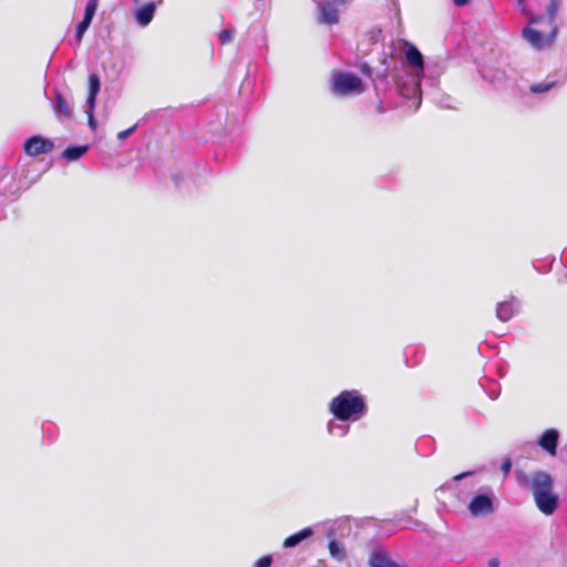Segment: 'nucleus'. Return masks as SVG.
<instances>
[{"instance_id":"f257e3e1","label":"nucleus","mask_w":567,"mask_h":567,"mask_svg":"<svg viewBox=\"0 0 567 567\" xmlns=\"http://www.w3.org/2000/svg\"><path fill=\"white\" fill-rule=\"evenodd\" d=\"M328 410L338 420L357 422L367 415L368 404L358 390H344L330 401Z\"/></svg>"},{"instance_id":"f03ea898","label":"nucleus","mask_w":567,"mask_h":567,"mask_svg":"<svg viewBox=\"0 0 567 567\" xmlns=\"http://www.w3.org/2000/svg\"><path fill=\"white\" fill-rule=\"evenodd\" d=\"M529 489L533 494L536 507L544 515H553L559 505V497L554 492V478L544 471L532 473Z\"/></svg>"},{"instance_id":"7ed1b4c3","label":"nucleus","mask_w":567,"mask_h":567,"mask_svg":"<svg viewBox=\"0 0 567 567\" xmlns=\"http://www.w3.org/2000/svg\"><path fill=\"white\" fill-rule=\"evenodd\" d=\"M330 92L337 97L355 96L364 92V84L355 74L338 71L331 76Z\"/></svg>"},{"instance_id":"20e7f679","label":"nucleus","mask_w":567,"mask_h":567,"mask_svg":"<svg viewBox=\"0 0 567 567\" xmlns=\"http://www.w3.org/2000/svg\"><path fill=\"white\" fill-rule=\"evenodd\" d=\"M398 93L405 100L412 102L413 109L417 110L422 102L421 80L417 75H406L396 82Z\"/></svg>"},{"instance_id":"39448f33","label":"nucleus","mask_w":567,"mask_h":567,"mask_svg":"<svg viewBox=\"0 0 567 567\" xmlns=\"http://www.w3.org/2000/svg\"><path fill=\"white\" fill-rule=\"evenodd\" d=\"M20 187L8 166H0V204L14 200Z\"/></svg>"},{"instance_id":"423d86ee","label":"nucleus","mask_w":567,"mask_h":567,"mask_svg":"<svg viewBox=\"0 0 567 567\" xmlns=\"http://www.w3.org/2000/svg\"><path fill=\"white\" fill-rule=\"evenodd\" d=\"M493 501L494 495L491 491L475 495L468 504L471 515L480 517L492 514L494 512Z\"/></svg>"},{"instance_id":"0eeeda50","label":"nucleus","mask_w":567,"mask_h":567,"mask_svg":"<svg viewBox=\"0 0 567 567\" xmlns=\"http://www.w3.org/2000/svg\"><path fill=\"white\" fill-rule=\"evenodd\" d=\"M558 33V27L554 25L548 35H544L540 31L533 28L526 27L522 31L523 38L532 44L535 49H543L546 45L551 44Z\"/></svg>"},{"instance_id":"6e6552de","label":"nucleus","mask_w":567,"mask_h":567,"mask_svg":"<svg viewBox=\"0 0 567 567\" xmlns=\"http://www.w3.org/2000/svg\"><path fill=\"white\" fill-rule=\"evenodd\" d=\"M520 299L511 296L508 299L496 303V318L502 322H508L520 312Z\"/></svg>"},{"instance_id":"1a4fd4ad","label":"nucleus","mask_w":567,"mask_h":567,"mask_svg":"<svg viewBox=\"0 0 567 567\" xmlns=\"http://www.w3.org/2000/svg\"><path fill=\"white\" fill-rule=\"evenodd\" d=\"M53 147L54 144L51 140L39 135L31 136L23 143V150L30 156H38L41 154L50 153Z\"/></svg>"},{"instance_id":"9d476101","label":"nucleus","mask_w":567,"mask_h":567,"mask_svg":"<svg viewBox=\"0 0 567 567\" xmlns=\"http://www.w3.org/2000/svg\"><path fill=\"white\" fill-rule=\"evenodd\" d=\"M52 110L60 121L71 120L73 116V106L59 90L54 91L51 102Z\"/></svg>"},{"instance_id":"9b49d317","label":"nucleus","mask_w":567,"mask_h":567,"mask_svg":"<svg viewBox=\"0 0 567 567\" xmlns=\"http://www.w3.org/2000/svg\"><path fill=\"white\" fill-rule=\"evenodd\" d=\"M318 22L321 24L332 25L339 22V11L333 1L324 0L317 4Z\"/></svg>"},{"instance_id":"f8f14e48","label":"nucleus","mask_w":567,"mask_h":567,"mask_svg":"<svg viewBox=\"0 0 567 567\" xmlns=\"http://www.w3.org/2000/svg\"><path fill=\"white\" fill-rule=\"evenodd\" d=\"M558 441H559L558 430L547 429L546 431L543 432V434L538 439V444L549 455L555 456L557 454Z\"/></svg>"},{"instance_id":"ddd939ff","label":"nucleus","mask_w":567,"mask_h":567,"mask_svg":"<svg viewBox=\"0 0 567 567\" xmlns=\"http://www.w3.org/2000/svg\"><path fill=\"white\" fill-rule=\"evenodd\" d=\"M155 11L156 4L154 2L144 3L135 10L134 19L140 27L145 28L152 22Z\"/></svg>"},{"instance_id":"4468645a","label":"nucleus","mask_w":567,"mask_h":567,"mask_svg":"<svg viewBox=\"0 0 567 567\" xmlns=\"http://www.w3.org/2000/svg\"><path fill=\"white\" fill-rule=\"evenodd\" d=\"M350 422L351 421H341L333 416L327 423V432L334 437H344L350 432Z\"/></svg>"},{"instance_id":"2eb2a0df","label":"nucleus","mask_w":567,"mask_h":567,"mask_svg":"<svg viewBox=\"0 0 567 567\" xmlns=\"http://www.w3.org/2000/svg\"><path fill=\"white\" fill-rule=\"evenodd\" d=\"M405 58L408 63L417 71H423L424 61L423 55L419 49L411 43H406Z\"/></svg>"},{"instance_id":"dca6fc26","label":"nucleus","mask_w":567,"mask_h":567,"mask_svg":"<svg viewBox=\"0 0 567 567\" xmlns=\"http://www.w3.org/2000/svg\"><path fill=\"white\" fill-rule=\"evenodd\" d=\"M312 534H313L312 528L306 527V528L288 536L284 540V547L285 548H293V547L298 546L300 543H302L303 540L308 539L310 536H312Z\"/></svg>"},{"instance_id":"f3484780","label":"nucleus","mask_w":567,"mask_h":567,"mask_svg":"<svg viewBox=\"0 0 567 567\" xmlns=\"http://www.w3.org/2000/svg\"><path fill=\"white\" fill-rule=\"evenodd\" d=\"M482 78L493 85H501L505 82L506 74L503 70L484 68L481 70Z\"/></svg>"},{"instance_id":"a211bd4d","label":"nucleus","mask_w":567,"mask_h":567,"mask_svg":"<svg viewBox=\"0 0 567 567\" xmlns=\"http://www.w3.org/2000/svg\"><path fill=\"white\" fill-rule=\"evenodd\" d=\"M87 151L89 145H71L63 151L62 157L68 162H73L85 155Z\"/></svg>"},{"instance_id":"6ab92c4d","label":"nucleus","mask_w":567,"mask_h":567,"mask_svg":"<svg viewBox=\"0 0 567 567\" xmlns=\"http://www.w3.org/2000/svg\"><path fill=\"white\" fill-rule=\"evenodd\" d=\"M558 85V81L556 80H546L538 83H533L529 86V91L534 94H542L550 91L551 89Z\"/></svg>"},{"instance_id":"aec40b11","label":"nucleus","mask_w":567,"mask_h":567,"mask_svg":"<svg viewBox=\"0 0 567 567\" xmlns=\"http://www.w3.org/2000/svg\"><path fill=\"white\" fill-rule=\"evenodd\" d=\"M561 6V0H549V3L546 7V17L548 20V23L554 28L556 25V18L558 10Z\"/></svg>"},{"instance_id":"412c9836","label":"nucleus","mask_w":567,"mask_h":567,"mask_svg":"<svg viewBox=\"0 0 567 567\" xmlns=\"http://www.w3.org/2000/svg\"><path fill=\"white\" fill-rule=\"evenodd\" d=\"M328 548H329V553H330V556L338 560V561H342L344 558H346V551H344V548L343 546H341L339 544L338 540H336L334 538H332L329 544H328Z\"/></svg>"},{"instance_id":"4be33fe9","label":"nucleus","mask_w":567,"mask_h":567,"mask_svg":"<svg viewBox=\"0 0 567 567\" xmlns=\"http://www.w3.org/2000/svg\"><path fill=\"white\" fill-rule=\"evenodd\" d=\"M491 380L488 378H485L484 381H481V386L484 389V391L486 392V394L492 399V400H495L499 396V393H501V389H499V385L497 383H493L491 389H487V382H489Z\"/></svg>"},{"instance_id":"5701e85b","label":"nucleus","mask_w":567,"mask_h":567,"mask_svg":"<svg viewBox=\"0 0 567 567\" xmlns=\"http://www.w3.org/2000/svg\"><path fill=\"white\" fill-rule=\"evenodd\" d=\"M92 22H89L87 20H81L78 24H76V29H75V41H76V44L79 45L81 42H82V39H83V35L84 33L86 32V30L89 29V27L91 25Z\"/></svg>"},{"instance_id":"b1692460","label":"nucleus","mask_w":567,"mask_h":567,"mask_svg":"<svg viewBox=\"0 0 567 567\" xmlns=\"http://www.w3.org/2000/svg\"><path fill=\"white\" fill-rule=\"evenodd\" d=\"M97 9V0H89L85 7L83 20L92 22Z\"/></svg>"},{"instance_id":"393cba45","label":"nucleus","mask_w":567,"mask_h":567,"mask_svg":"<svg viewBox=\"0 0 567 567\" xmlns=\"http://www.w3.org/2000/svg\"><path fill=\"white\" fill-rule=\"evenodd\" d=\"M101 89L100 76L96 73L89 75V93L99 94Z\"/></svg>"},{"instance_id":"a878e982","label":"nucleus","mask_w":567,"mask_h":567,"mask_svg":"<svg viewBox=\"0 0 567 567\" xmlns=\"http://www.w3.org/2000/svg\"><path fill=\"white\" fill-rule=\"evenodd\" d=\"M235 35L234 29H224L218 34V40L221 44H226L233 41Z\"/></svg>"},{"instance_id":"bb28decb","label":"nucleus","mask_w":567,"mask_h":567,"mask_svg":"<svg viewBox=\"0 0 567 567\" xmlns=\"http://www.w3.org/2000/svg\"><path fill=\"white\" fill-rule=\"evenodd\" d=\"M272 557L270 555H266L260 557L256 563L255 567H271Z\"/></svg>"},{"instance_id":"cd10ccee","label":"nucleus","mask_w":567,"mask_h":567,"mask_svg":"<svg viewBox=\"0 0 567 567\" xmlns=\"http://www.w3.org/2000/svg\"><path fill=\"white\" fill-rule=\"evenodd\" d=\"M96 96H97V94H92V93L87 94V97H86L87 111L86 112H94Z\"/></svg>"},{"instance_id":"c85d7f7f","label":"nucleus","mask_w":567,"mask_h":567,"mask_svg":"<svg viewBox=\"0 0 567 567\" xmlns=\"http://www.w3.org/2000/svg\"><path fill=\"white\" fill-rule=\"evenodd\" d=\"M432 440L431 439H427V437H424V439H421L416 442L415 444V449L423 455L426 454L425 451H423V446L426 445V444H432Z\"/></svg>"},{"instance_id":"c756f323","label":"nucleus","mask_w":567,"mask_h":567,"mask_svg":"<svg viewBox=\"0 0 567 567\" xmlns=\"http://www.w3.org/2000/svg\"><path fill=\"white\" fill-rule=\"evenodd\" d=\"M136 130V125H133L131 126L130 128L127 130H124V131H121L118 134H117V138L120 141H124L126 140L127 137H130Z\"/></svg>"},{"instance_id":"7c9ffc66","label":"nucleus","mask_w":567,"mask_h":567,"mask_svg":"<svg viewBox=\"0 0 567 567\" xmlns=\"http://www.w3.org/2000/svg\"><path fill=\"white\" fill-rule=\"evenodd\" d=\"M501 470L504 473V475H507L512 470V461L511 458H505L501 465Z\"/></svg>"},{"instance_id":"2f4dec72","label":"nucleus","mask_w":567,"mask_h":567,"mask_svg":"<svg viewBox=\"0 0 567 567\" xmlns=\"http://www.w3.org/2000/svg\"><path fill=\"white\" fill-rule=\"evenodd\" d=\"M360 71L362 74L371 78L372 76V68L368 63H362L360 65Z\"/></svg>"},{"instance_id":"473e14b6","label":"nucleus","mask_w":567,"mask_h":567,"mask_svg":"<svg viewBox=\"0 0 567 567\" xmlns=\"http://www.w3.org/2000/svg\"><path fill=\"white\" fill-rule=\"evenodd\" d=\"M87 114V122L92 130L96 128V121L94 118V112H86Z\"/></svg>"},{"instance_id":"72a5a7b5","label":"nucleus","mask_w":567,"mask_h":567,"mask_svg":"<svg viewBox=\"0 0 567 567\" xmlns=\"http://www.w3.org/2000/svg\"><path fill=\"white\" fill-rule=\"evenodd\" d=\"M470 2H471V0H452V3L457 8L465 7V6L470 4Z\"/></svg>"},{"instance_id":"f704fd0d","label":"nucleus","mask_w":567,"mask_h":567,"mask_svg":"<svg viewBox=\"0 0 567 567\" xmlns=\"http://www.w3.org/2000/svg\"><path fill=\"white\" fill-rule=\"evenodd\" d=\"M389 107L385 106L384 102L383 101H380L377 105V112L379 114H382L384 113Z\"/></svg>"},{"instance_id":"c9c22d12","label":"nucleus","mask_w":567,"mask_h":567,"mask_svg":"<svg viewBox=\"0 0 567 567\" xmlns=\"http://www.w3.org/2000/svg\"><path fill=\"white\" fill-rule=\"evenodd\" d=\"M385 81H386V79H385L384 76H379V80H373V82H374V87H375V91H377V93H378V94H379V90H380V86H379L380 84H379V82H380V83H383V82H385Z\"/></svg>"},{"instance_id":"e433bc0d","label":"nucleus","mask_w":567,"mask_h":567,"mask_svg":"<svg viewBox=\"0 0 567 567\" xmlns=\"http://www.w3.org/2000/svg\"><path fill=\"white\" fill-rule=\"evenodd\" d=\"M488 567H499V561L497 560V558L489 559Z\"/></svg>"},{"instance_id":"4c0bfd02","label":"nucleus","mask_w":567,"mask_h":567,"mask_svg":"<svg viewBox=\"0 0 567 567\" xmlns=\"http://www.w3.org/2000/svg\"><path fill=\"white\" fill-rule=\"evenodd\" d=\"M542 19H543L542 17H532L529 19V22L535 24V23H538L539 21H542Z\"/></svg>"},{"instance_id":"58836bf2","label":"nucleus","mask_w":567,"mask_h":567,"mask_svg":"<svg viewBox=\"0 0 567 567\" xmlns=\"http://www.w3.org/2000/svg\"><path fill=\"white\" fill-rule=\"evenodd\" d=\"M466 475H468V474L467 473H463V474L456 475L455 480L458 481V480L463 478Z\"/></svg>"},{"instance_id":"ea45409f","label":"nucleus","mask_w":567,"mask_h":567,"mask_svg":"<svg viewBox=\"0 0 567 567\" xmlns=\"http://www.w3.org/2000/svg\"><path fill=\"white\" fill-rule=\"evenodd\" d=\"M442 107H452L451 104L446 103V104H441Z\"/></svg>"},{"instance_id":"a19ab883","label":"nucleus","mask_w":567,"mask_h":567,"mask_svg":"<svg viewBox=\"0 0 567 567\" xmlns=\"http://www.w3.org/2000/svg\"><path fill=\"white\" fill-rule=\"evenodd\" d=\"M517 2L519 6H522V7L524 6V0H517Z\"/></svg>"},{"instance_id":"79ce46f5","label":"nucleus","mask_w":567,"mask_h":567,"mask_svg":"<svg viewBox=\"0 0 567 567\" xmlns=\"http://www.w3.org/2000/svg\"><path fill=\"white\" fill-rule=\"evenodd\" d=\"M429 445H430V444L424 445V446H425V449H427V451H425L426 453H427V452H429V453L431 452V449H429Z\"/></svg>"},{"instance_id":"37998d69","label":"nucleus","mask_w":567,"mask_h":567,"mask_svg":"<svg viewBox=\"0 0 567 567\" xmlns=\"http://www.w3.org/2000/svg\"><path fill=\"white\" fill-rule=\"evenodd\" d=\"M565 278H566V282H567V275L565 276Z\"/></svg>"}]
</instances>
